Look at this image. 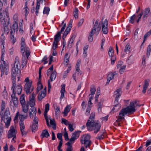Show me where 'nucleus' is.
Returning <instances> with one entry per match:
<instances>
[{"label": "nucleus", "mask_w": 151, "mask_h": 151, "mask_svg": "<svg viewBox=\"0 0 151 151\" xmlns=\"http://www.w3.org/2000/svg\"><path fill=\"white\" fill-rule=\"evenodd\" d=\"M93 96H91L89 97L88 103V106H91L92 104V103L91 102V101L93 99Z\"/></svg>", "instance_id": "nucleus-60"}, {"label": "nucleus", "mask_w": 151, "mask_h": 151, "mask_svg": "<svg viewBox=\"0 0 151 151\" xmlns=\"http://www.w3.org/2000/svg\"><path fill=\"white\" fill-rule=\"evenodd\" d=\"M38 124L33 123L32 126V132H35V130L38 128Z\"/></svg>", "instance_id": "nucleus-59"}, {"label": "nucleus", "mask_w": 151, "mask_h": 151, "mask_svg": "<svg viewBox=\"0 0 151 151\" xmlns=\"http://www.w3.org/2000/svg\"><path fill=\"white\" fill-rule=\"evenodd\" d=\"M104 132H103L102 133L98 134L97 137H96V138L99 140L103 139L104 137Z\"/></svg>", "instance_id": "nucleus-46"}, {"label": "nucleus", "mask_w": 151, "mask_h": 151, "mask_svg": "<svg viewBox=\"0 0 151 151\" xmlns=\"http://www.w3.org/2000/svg\"><path fill=\"white\" fill-rule=\"evenodd\" d=\"M76 139V138L72 136L71 138L70 139L69 141L66 143L65 145H72L71 144L72 143V142L74 141Z\"/></svg>", "instance_id": "nucleus-40"}, {"label": "nucleus", "mask_w": 151, "mask_h": 151, "mask_svg": "<svg viewBox=\"0 0 151 151\" xmlns=\"http://www.w3.org/2000/svg\"><path fill=\"white\" fill-rule=\"evenodd\" d=\"M19 124L21 132L22 135L25 137L27 135V132L26 131L25 125L23 121L20 120L19 122Z\"/></svg>", "instance_id": "nucleus-12"}, {"label": "nucleus", "mask_w": 151, "mask_h": 151, "mask_svg": "<svg viewBox=\"0 0 151 151\" xmlns=\"http://www.w3.org/2000/svg\"><path fill=\"white\" fill-rule=\"evenodd\" d=\"M7 3V0H0V10H1L2 8L3 4L6 5Z\"/></svg>", "instance_id": "nucleus-44"}, {"label": "nucleus", "mask_w": 151, "mask_h": 151, "mask_svg": "<svg viewBox=\"0 0 151 151\" xmlns=\"http://www.w3.org/2000/svg\"><path fill=\"white\" fill-rule=\"evenodd\" d=\"M4 34L3 33L1 36V47H4V45L5 43V37L4 36Z\"/></svg>", "instance_id": "nucleus-36"}, {"label": "nucleus", "mask_w": 151, "mask_h": 151, "mask_svg": "<svg viewBox=\"0 0 151 151\" xmlns=\"http://www.w3.org/2000/svg\"><path fill=\"white\" fill-rule=\"evenodd\" d=\"M96 91V89L95 88L94 86H92L90 88V91L91 93V94L89 95L90 96L91 95H93L95 93Z\"/></svg>", "instance_id": "nucleus-48"}, {"label": "nucleus", "mask_w": 151, "mask_h": 151, "mask_svg": "<svg viewBox=\"0 0 151 151\" xmlns=\"http://www.w3.org/2000/svg\"><path fill=\"white\" fill-rule=\"evenodd\" d=\"M150 35H151V29L144 35V40L142 43L144 42L146 40L147 38L149 36H150Z\"/></svg>", "instance_id": "nucleus-45"}, {"label": "nucleus", "mask_w": 151, "mask_h": 151, "mask_svg": "<svg viewBox=\"0 0 151 151\" xmlns=\"http://www.w3.org/2000/svg\"><path fill=\"white\" fill-rule=\"evenodd\" d=\"M13 93L11 95L12 100L10 102V107L12 110L14 111L18 105L19 101L18 98L16 96L15 94L17 93L19 95L22 91V87L21 85L17 86L15 87H13L12 89Z\"/></svg>", "instance_id": "nucleus-2"}, {"label": "nucleus", "mask_w": 151, "mask_h": 151, "mask_svg": "<svg viewBox=\"0 0 151 151\" xmlns=\"http://www.w3.org/2000/svg\"><path fill=\"white\" fill-rule=\"evenodd\" d=\"M116 74V72H115L114 73L112 72L109 73L107 77V84H109L110 81L114 78V75Z\"/></svg>", "instance_id": "nucleus-21"}, {"label": "nucleus", "mask_w": 151, "mask_h": 151, "mask_svg": "<svg viewBox=\"0 0 151 151\" xmlns=\"http://www.w3.org/2000/svg\"><path fill=\"white\" fill-rule=\"evenodd\" d=\"M28 116V115L27 114H26V115H20L19 118L20 120H22L23 122V121L25 119H27Z\"/></svg>", "instance_id": "nucleus-49"}, {"label": "nucleus", "mask_w": 151, "mask_h": 151, "mask_svg": "<svg viewBox=\"0 0 151 151\" xmlns=\"http://www.w3.org/2000/svg\"><path fill=\"white\" fill-rule=\"evenodd\" d=\"M4 89L3 91L2 94L4 98H7V97L8 96V93L6 90L5 87H4Z\"/></svg>", "instance_id": "nucleus-62"}, {"label": "nucleus", "mask_w": 151, "mask_h": 151, "mask_svg": "<svg viewBox=\"0 0 151 151\" xmlns=\"http://www.w3.org/2000/svg\"><path fill=\"white\" fill-rule=\"evenodd\" d=\"M114 51L113 48L110 47L109 49L108 54L109 56H111L114 55Z\"/></svg>", "instance_id": "nucleus-43"}, {"label": "nucleus", "mask_w": 151, "mask_h": 151, "mask_svg": "<svg viewBox=\"0 0 151 151\" xmlns=\"http://www.w3.org/2000/svg\"><path fill=\"white\" fill-rule=\"evenodd\" d=\"M45 91H41L38 96V99L39 101H41L46 96Z\"/></svg>", "instance_id": "nucleus-24"}, {"label": "nucleus", "mask_w": 151, "mask_h": 151, "mask_svg": "<svg viewBox=\"0 0 151 151\" xmlns=\"http://www.w3.org/2000/svg\"><path fill=\"white\" fill-rule=\"evenodd\" d=\"M22 111L24 113H26L28 111L29 108V105L28 104H24L22 105Z\"/></svg>", "instance_id": "nucleus-35"}, {"label": "nucleus", "mask_w": 151, "mask_h": 151, "mask_svg": "<svg viewBox=\"0 0 151 151\" xmlns=\"http://www.w3.org/2000/svg\"><path fill=\"white\" fill-rule=\"evenodd\" d=\"M18 24L15 21L13 25V32H15L16 31L17 32L18 31Z\"/></svg>", "instance_id": "nucleus-38"}, {"label": "nucleus", "mask_w": 151, "mask_h": 151, "mask_svg": "<svg viewBox=\"0 0 151 151\" xmlns=\"http://www.w3.org/2000/svg\"><path fill=\"white\" fill-rule=\"evenodd\" d=\"M130 48V46L129 44H127L125 46V49L124 50L125 52H129Z\"/></svg>", "instance_id": "nucleus-64"}, {"label": "nucleus", "mask_w": 151, "mask_h": 151, "mask_svg": "<svg viewBox=\"0 0 151 151\" xmlns=\"http://www.w3.org/2000/svg\"><path fill=\"white\" fill-rule=\"evenodd\" d=\"M71 70V66H69L68 67V69L67 70L65 71L64 75L63 77L65 78L67 76L68 73Z\"/></svg>", "instance_id": "nucleus-55"}, {"label": "nucleus", "mask_w": 151, "mask_h": 151, "mask_svg": "<svg viewBox=\"0 0 151 151\" xmlns=\"http://www.w3.org/2000/svg\"><path fill=\"white\" fill-rule=\"evenodd\" d=\"M15 32H13V30H12L10 33V37L11 40V42L13 44H14L16 41V39L14 37Z\"/></svg>", "instance_id": "nucleus-28"}, {"label": "nucleus", "mask_w": 151, "mask_h": 151, "mask_svg": "<svg viewBox=\"0 0 151 151\" xmlns=\"http://www.w3.org/2000/svg\"><path fill=\"white\" fill-rule=\"evenodd\" d=\"M103 104V101H101L99 103L98 106V109L99 111H101Z\"/></svg>", "instance_id": "nucleus-52"}, {"label": "nucleus", "mask_w": 151, "mask_h": 151, "mask_svg": "<svg viewBox=\"0 0 151 151\" xmlns=\"http://www.w3.org/2000/svg\"><path fill=\"white\" fill-rule=\"evenodd\" d=\"M101 24L100 23H99L98 21L97 20L96 21L94 24V27L89 33L88 37V41L89 42H91L93 41V36L95 33L97 36L98 35L101 29Z\"/></svg>", "instance_id": "nucleus-4"}, {"label": "nucleus", "mask_w": 151, "mask_h": 151, "mask_svg": "<svg viewBox=\"0 0 151 151\" xmlns=\"http://www.w3.org/2000/svg\"><path fill=\"white\" fill-rule=\"evenodd\" d=\"M20 68L21 65L19 63V59L18 57L17 56L15 60L14 64L13 65L12 72L19 73L20 72Z\"/></svg>", "instance_id": "nucleus-10"}, {"label": "nucleus", "mask_w": 151, "mask_h": 151, "mask_svg": "<svg viewBox=\"0 0 151 151\" xmlns=\"http://www.w3.org/2000/svg\"><path fill=\"white\" fill-rule=\"evenodd\" d=\"M63 144V140L60 141L59 145L57 147L58 151H63V150L61 149Z\"/></svg>", "instance_id": "nucleus-57"}, {"label": "nucleus", "mask_w": 151, "mask_h": 151, "mask_svg": "<svg viewBox=\"0 0 151 151\" xmlns=\"http://www.w3.org/2000/svg\"><path fill=\"white\" fill-rule=\"evenodd\" d=\"M6 103L5 101L3 100H2L1 104V111H4L5 109V107Z\"/></svg>", "instance_id": "nucleus-50"}, {"label": "nucleus", "mask_w": 151, "mask_h": 151, "mask_svg": "<svg viewBox=\"0 0 151 151\" xmlns=\"http://www.w3.org/2000/svg\"><path fill=\"white\" fill-rule=\"evenodd\" d=\"M32 81H31L29 83H26L24 86V91L27 94L30 93L33 91L34 88L32 86Z\"/></svg>", "instance_id": "nucleus-11"}, {"label": "nucleus", "mask_w": 151, "mask_h": 151, "mask_svg": "<svg viewBox=\"0 0 151 151\" xmlns=\"http://www.w3.org/2000/svg\"><path fill=\"white\" fill-rule=\"evenodd\" d=\"M40 4H39V2H38V3H37V5L35 8L36 10V15H38V14L39 13V10L40 9Z\"/></svg>", "instance_id": "nucleus-54"}, {"label": "nucleus", "mask_w": 151, "mask_h": 151, "mask_svg": "<svg viewBox=\"0 0 151 151\" xmlns=\"http://www.w3.org/2000/svg\"><path fill=\"white\" fill-rule=\"evenodd\" d=\"M81 132V131H76L73 134L72 136L77 139L79 137Z\"/></svg>", "instance_id": "nucleus-42"}, {"label": "nucleus", "mask_w": 151, "mask_h": 151, "mask_svg": "<svg viewBox=\"0 0 151 151\" xmlns=\"http://www.w3.org/2000/svg\"><path fill=\"white\" fill-rule=\"evenodd\" d=\"M95 113L93 112H92L87 122H89V123H90V122L91 123V122H95V121H94L93 120L95 118Z\"/></svg>", "instance_id": "nucleus-34"}, {"label": "nucleus", "mask_w": 151, "mask_h": 151, "mask_svg": "<svg viewBox=\"0 0 151 151\" xmlns=\"http://www.w3.org/2000/svg\"><path fill=\"white\" fill-rule=\"evenodd\" d=\"M122 93V91L121 88L116 90L114 92V96H115V98L118 99L120 96L121 95Z\"/></svg>", "instance_id": "nucleus-25"}, {"label": "nucleus", "mask_w": 151, "mask_h": 151, "mask_svg": "<svg viewBox=\"0 0 151 151\" xmlns=\"http://www.w3.org/2000/svg\"><path fill=\"white\" fill-rule=\"evenodd\" d=\"M1 55L0 61V69L1 72V76H2L4 74V73L7 75L9 70L8 64L5 62L4 61V53L5 50L4 47L1 48Z\"/></svg>", "instance_id": "nucleus-3"}, {"label": "nucleus", "mask_w": 151, "mask_h": 151, "mask_svg": "<svg viewBox=\"0 0 151 151\" xmlns=\"http://www.w3.org/2000/svg\"><path fill=\"white\" fill-rule=\"evenodd\" d=\"M136 19H137L136 16L134 14L130 17L129 22L130 23L133 24L134 22V20H136Z\"/></svg>", "instance_id": "nucleus-47"}, {"label": "nucleus", "mask_w": 151, "mask_h": 151, "mask_svg": "<svg viewBox=\"0 0 151 151\" xmlns=\"http://www.w3.org/2000/svg\"><path fill=\"white\" fill-rule=\"evenodd\" d=\"M150 9L149 7L146 8L145 9V11L143 13V17L142 18V19L143 20H145L147 19V17L149 16V14L150 13Z\"/></svg>", "instance_id": "nucleus-22"}, {"label": "nucleus", "mask_w": 151, "mask_h": 151, "mask_svg": "<svg viewBox=\"0 0 151 151\" xmlns=\"http://www.w3.org/2000/svg\"><path fill=\"white\" fill-rule=\"evenodd\" d=\"M21 50L23 51V55L25 53L27 58H28L30 55V51L29 47L26 46L25 43L24 41V39L23 37L21 39Z\"/></svg>", "instance_id": "nucleus-8"}, {"label": "nucleus", "mask_w": 151, "mask_h": 151, "mask_svg": "<svg viewBox=\"0 0 151 151\" xmlns=\"http://www.w3.org/2000/svg\"><path fill=\"white\" fill-rule=\"evenodd\" d=\"M108 21L107 19L105 20V21L102 22V30L103 33L105 34H106L108 32Z\"/></svg>", "instance_id": "nucleus-16"}, {"label": "nucleus", "mask_w": 151, "mask_h": 151, "mask_svg": "<svg viewBox=\"0 0 151 151\" xmlns=\"http://www.w3.org/2000/svg\"><path fill=\"white\" fill-rule=\"evenodd\" d=\"M20 101L22 105L24 104H26V102L25 100L24 95V94H22L20 98Z\"/></svg>", "instance_id": "nucleus-37"}, {"label": "nucleus", "mask_w": 151, "mask_h": 151, "mask_svg": "<svg viewBox=\"0 0 151 151\" xmlns=\"http://www.w3.org/2000/svg\"><path fill=\"white\" fill-rule=\"evenodd\" d=\"M1 118L2 120H4L6 125H9L11 119L9 108L6 109L4 115L1 116Z\"/></svg>", "instance_id": "nucleus-7"}, {"label": "nucleus", "mask_w": 151, "mask_h": 151, "mask_svg": "<svg viewBox=\"0 0 151 151\" xmlns=\"http://www.w3.org/2000/svg\"><path fill=\"white\" fill-rule=\"evenodd\" d=\"M61 33L60 32H58L54 37L55 42H58L61 39Z\"/></svg>", "instance_id": "nucleus-32"}, {"label": "nucleus", "mask_w": 151, "mask_h": 151, "mask_svg": "<svg viewBox=\"0 0 151 151\" xmlns=\"http://www.w3.org/2000/svg\"><path fill=\"white\" fill-rule=\"evenodd\" d=\"M53 69V65H52L51 67L47 70V76H49Z\"/></svg>", "instance_id": "nucleus-58"}, {"label": "nucleus", "mask_w": 151, "mask_h": 151, "mask_svg": "<svg viewBox=\"0 0 151 151\" xmlns=\"http://www.w3.org/2000/svg\"><path fill=\"white\" fill-rule=\"evenodd\" d=\"M151 51V45H148L147 49V56L149 58L150 55V53Z\"/></svg>", "instance_id": "nucleus-39"}, {"label": "nucleus", "mask_w": 151, "mask_h": 151, "mask_svg": "<svg viewBox=\"0 0 151 151\" xmlns=\"http://www.w3.org/2000/svg\"><path fill=\"white\" fill-rule=\"evenodd\" d=\"M134 59L133 57L130 56L128 60V63L130 64H132L134 63Z\"/></svg>", "instance_id": "nucleus-53"}, {"label": "nucleus", "mask_w": 151, "mask_h": 151, "mask_svg": "<svg viewBox=\"0 0 151 151\" xmlns=\"http://www.w3.org/2000/svg\"><path fill=\"white\" fill-rule=\"evenodd\" d=\"M16 133L17 132L14 129V126H11L8 133V138H11L13 137L16 136Z\"/></svg>", "instance_id": "nucleus-13"}, {"label": "nucleus", "mask_w": 151, "mask_h": 151, "mask_svg": "<svg viewBox=\"0 0 151 151\" xmlns=\"http://www.w3.org/2000/svg\"><path fill=\"white\" fill-rule=\"evenodd\" d=\"M50 104H47L45 106V108L44 112V115L45 118L47 125L48 127H50L49 120L47 116V113L49 110Z\"/></svg>", "instance_id": "nucleus-14"}, {"label": "nucleus", "mask_w": 151, "mask_h": 151, "mask_svg": "<svg viewBox=\"0 0 151 151\" xmlns=\"http://www.w3.org/2000/svg\"><path fill=\"white\" fill-rule=\"evenodd\" d=\"M86 126L88 131H92L93 130L94 133L96 134L100 129L101 124L98 121L94 122H87L86 123Z\"/></svg>", "instance_id": "nucleus-5"}, {"label": "nucleus", "mask_w": 151, "mask_h": 151, "mask_svg": "<svg viewBox=\"0 0 151 151\" xmlns=\"http://www.w3.org/2000/svg\"><path fill=\"white\" fill-rule=\"evenodd\" d=\"M135 104H136L137 106L139 107L144 105V104H139L138 101L135 100L131 102L129 106L122 109L119 112L118 119L116 120V122L119 126H120V124L119 122L124 119V117L125 115L127 114H131L135 111Z\"/></svg>", "instance_id": "nucleus-1"}, {"label": "nucleus", "mask_w": 151, "mask_h": 151, "mask_svg": "<svg viewBox=\"0 0 151 151\" xmlns=\"http://www.w3.org/2000/svg\"><path fill=\"white\" fill-rule=\"evenodd\" d=\"M65 84L62 86V87L60 90L61 95L60 98L61 99H63L64 98V93L65 91Z\"/></svg>", "instance_id": "nucleus-33"}, {"label": "nucleus", "mask_w": 151, "mask_h": 151, "mask_svg": "<svg viewBox=\"0 0 151 151\" xmlns=\"http://www.w3.org/2000/svg\"><path fill=\"white\" fill-rule=\"evenodd\" d=\"M50 136V134L47 129L43 130L40 135V136L42 138L45 137L47 138Z\"/></svg>", "instance_id": "nucleus-27"}, {"label": "nucleus", "mask_w": 151, "mask_h": 151, "mask_svg": "<svg viewBox=\"0 0 151 151\" xmlns=\"http://www.w3.org/2000/svg\"><path fill=\"white\" fill-rule=\"evenodd\" d=\"M50 11V9L49 7H45L44 9L43 13L44 14H46L47 15H48Z\"/></svg>", "instance_id": "nucleus-51"}, {"label": "nucleus", "mask_w": 151, "mask_h": 151, "mask_svg": "<svg viewBox=\"0 0 151 151\" xmlns=\"http://www.w3.org/2000/svg\"><path fill=\"white\" fill-rule=\"evenodd\" d=\"M35 93L33 92L32 95H30L29 96V104L31 107H34L35 105Z\"/></svg>", "instance_id": "nucleus-17"}, {"label": "nucleus", "mask_w": 151, "mask_h": 151, "mask_svg": "<svg viewBox=\"0 0 151 151\" xmlns=\"http://www.w3.org/2000/svg\"><path fill=\"white\" fill-rule=\"evenodd\" d=\"M0 19L2 24L3 26H8L10 23V19L9 14L6 11L0 12Z\"/></svg>", "instance_id": "nucleus-6"}, {"label": "nucleus", "mask_w": 151, "mask_h": 151, "mask_svg": "<svg viewBox=\"0 0 151 151\" xmlns=\"http://www.w3.org/2000/svg\"><path fill=\"white\" fill-rule=\"evenodd\" d=\"M149 80H145L144 85L143 86V88L142 91V92L144 93H146V89L149 85Z\"/></svg>", "instance_id": "nucleus-31"}, {"label": "nucleus", "mask_w": 151, "mask_h": 151, "mask_svg": "<svg viewBox=\"0 0 151 151\" xmlns=\"http://www.w3.org/2000/svg\"><path fill=\"white\" fill-rule=\"evenodd\" d=\"M4 27V32L6 34H8L9 32V29L8 26H3Z\"/></svg>", "instance_id": "nucleus-63"}, {"label": "nucleus", "mask_w": 151, "mask_h": 151, "mask_svg": "<svg viewBox=\"0 0 151 151\" xmlns=\"http://www.w3.org/2000/svg\"><path fill=\"white\" fill-rule=\"evenodd\" d=\"M31 108L29 110V115L30 118L32 117V113L33 112V114H36L37 113V109L36 108L34 107H31Z\"/></svg>", "instance_id": "nucleus-30"}, {"label": "nucleus", "mask_w": 151, "mask_h": 151, "mask_svg": "<svg viewBox=\"0 0 151 151\" xmlns=\"http://www.w3.org/2000/svg\"><path fill=\"white\" fill-rule=\"evenodd\" d=\"M82 72L81 71L80 68H76L75 72L73 75V78L75 81H76V76L78 77L81 76Z\"/></svg>", "instance_id": "nucleus-19"}, {"label": "nucleus", "mask_w": 151, "mask_h": 151, "mask_svg": "<svg viewBox=\"0 0 151 151\" xmlns=\"http://www.w3.org/2000/svg\"><path fill=\"white\" fill-rule=\"evenodd\" d=\"M4 132V127L1 125H0V138H1L3 133Z\"/></svg>", "instance_id": "nucleus-56"}, {"label": "nucleus", "mask_w": 151, "mask_h": 151, "mask_svg": "<svg viewBox=\"0 0 151 151\" xmlns=\"http://www.w3.org/2000/svg\"><path fill=\"white\" fill-rule=\"evenodd\" d=\"M118 99H119L115 98V100L114 101L115 104L114 105V106L112 109V110H114L115 109L117 111L120 108L121 106L120 104H119Z\"/></svg>", "instance_id": "nucleus-20"}, {"label": "nucleus", "mask_w": 151, "mask_h": 151, "mask_svg": "<svg viewBox=\"0 0 151 151\" xmlns=\"http://www.w3.org/2000/svg\"><path fill=\"white\" fill-rule=\"evenodd\" d=\"M90 135L88 134L84 135L81 138V142L82 144L84 145L86 148L89 147L91 144V142L90 140Z\"/></svg>", "instance_id": "nucleus-9"}, {"label": "nucleus", "mask_w": 151, "mask_h": 151, "mask_svg": "<svg viewBox=\"0 0 151 151\" xmlns=\"http://www.w3.org/2000/svg\"><path fill=\"white\" fill-rule=\"evenodd\" d=\"M19 73L12 72V86L11 89H12L13 87L16 86V77Z\"/></svg>", "instance_id": "nucleus-18"}, {"label": "nucleus", "mask_w": 151, "mask_h": 151, "mask_svg": "<svg viewBox=\"0 0 151 151\" xmlns=\"http://www.w3.org/2000/svg\"><path fill=\"white\" fill-rule=\"evenodd\" d=\"M71 108V106L70 105H68L66 106L64 109V111L62 113L64 114V116H67L68 114L70 111Z\"/></svg>", "instance_id": "nucleus-23"}, {"label": "nucleus", "mask_w": 151, "mask_h": 151, "mask_svg": "<svg viewBox=\"0 0 151 151\" xmlns=\"http://www.w3.org/2000/svg\"><path fill=\"white\" fill-rule=\"evenodd\" d=\"M76 36L74 35H73L70 40L69 41L68 46V47L70 48L73 45V42Z\"/></svg>", "instance_id": "nucleus-29"}, {"label": "nucleus", "mask_w": 151, "mask_h": 151, "mask_svg": "<svg viewBox=\"0 0 151 151\" xmlns=\"http://www.w3.org/2000/svg\"><path fill=\"white\" fill-rule=\"evenodd\" d=\"M26 54L25 53H24V54L23 55V53H22V68H23L25 65H26L27 63V60L26 58H27V57H25ZM27 58V59H28Z\"/></svg>", "instance_id": "nucleus-26"}, {"label": "nucleus", "mask_w": 151, "mask_h": 151, "mask_svg": "<svg viewBox=\"0 0 151 151\" xmlns=\"http://www.w3.org/2000/svg\"><path fill=\"white\" fill-rule=\"evenodd\" d=\"M56 71L55 70H54L51 73L50 75V80L48 81V85L49 91L51 88V84L50 82V81H52L53 80H54L55 79L56 76Z\"/></svg>", "instance_id": "nucleus-15"}, {"label": "nucleus", "mask_w": 151, "mask_h": 151, "mask_svg": "<svg viewBox=\"0 0 151 151\" xmlns=\"http://www.w3.org/2000/svg\"><path fill=\"white\" fill-rule=\"evenodd\" d=\"M78 9L77 8H75V9L74 10V16L75 18L78 19Z\"/></svg>", "instance_id": "nucleus-41"}, {"label": "nucleus", "mask_w": 151, "mask_h": 151, "mask_svg": "<svg viewBox=\"0 0 151 151\" xmlns=\"http://www.w3.org/2000/svg\"><path fill=\"white\" fill-rule=\"evenodd\" d=\"M62 123L66 125H68L70 123V122L65 119L62 118Z\"/></svg>", "instance_id": "nucleus-61"}]
</instances>
